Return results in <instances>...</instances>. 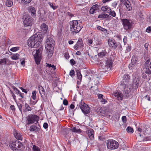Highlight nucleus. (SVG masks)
Segmentation results:
<instances>
[{
  "instance_id": "f257e3e1",
  "label": "nucleus",
  "mask_w": 151,
  "mask_h": 151,
  "mask_svg": "<svg viewBox=\"0 0 151 151\" xmlns=\"http://www.w3.org/2000/svg\"><path fill=\"white\" fill-rule=\"evenodd\" d=\"M42 39L41 35L36 33L31 37L28 40V45L32 47L37 48L40 46Z\"/></svg>"
},
{
  "instance_id": "f03ea898",
  "label": "nucleus",
  "mask_w": 151,
  "mask_h": 151,
  "mask_svg": "<svg viewBox=\"0 0 151 151\" xmlns=\"http://www.w3.org/2000/svg\"><path fill=\"white\" fill-rule=\"evenodd\" d=\"M70 31L72 33H78L82 28L77 20H73L70 22Z\"/></svg>"
},
{
  "instance_id": "7ed1b4c3",
  "label": "nucleus",
  "mask_w": 151,
  "mask_h": 151,
  "mask_svg": "<svg viewBox=\"0 0 151 151\" xmlns=\"http://www.w3.org/2000/svg\"><path fill=\"white\" fill-rule=\"evenodd\" d=\"M123 28L127 31L130 30L133 27V23L131 19H121Z\"/></svg>"
},
{
  "instance_id": "20e7f679",
  "label": "nucleus",
  "mask_w": 151,
  "mask_h": 151,
  "mask_svg": "<svg viewBox=\"0 0 151 151\" xmlns=\"http://www.w3.org/2000/svg\"><path fill=\"white\" fill-rule=\"evenodd\" d=\"M107 147L110 150H114L117 149L119 146L117 142L114 140H108L106 142Z\"/></svg>"
},
{
  "instance_id": "39448f33",
  "label": "nucleus",
  "mask_w": 151,
  "mask_h": 151,
  "mask_svg": "<svg viewBox=\"0 0 151 151\" xmlns=\"http://www.w3.org/2000/svg\"><path fill=\"white\" fill-rule=\"evenodd\" d=\"M79 106L83 113L85 115L90 113L91 111L90 108L84 102L81 101L79 104Z\"/></svg>"
},
{
  "instance_id": "423d86ee",
  "label": "nucleus",
  "mask_w": 151,
  "mask_h": 151,
  "mask_svg": "<svg viewBox=\"0 0 151 151\" xmlns=\"http://www.w3.org/2000/svg\"><path fill=\"white\" fill-rule=\"evenodd\" d=\"M32 55L34 56L35 59L36 64L38 65L40 64L41 58V52L38 49L32 52Z\"/></svg>"
},
{
  "instance_id": "0eeeda50",
  "label": "nucleus",
  "mask_w": 151,
  "mask_h": 151,
  "mask_svg": "<svg viewBox=\"0 0 151 151\" xmlns=\"http://www.w3.org/2000/svg\"><path fill=\"white\" fill-rule=\"evenodd\" d=\"M39 119V117L36 115L30 114L27 117L28 124L37 123Z\"/></svg>"
},
{
  "instance_id": "6e6552de",
  "label": "nucleus",
  "mask_w": 151,
  "mask_h": 151,
  "mask_svg": "<svg viewBox=\"0 0 151 151\" xmlns=\"http://www.w3.org/2000/svg\"><path fill=\"white\" fill-rule=\"evenodd\" d=\"M55 42L53 40L51 37L48 38L46 41L45 45V49L52 48L53 49L54 47Z\"/></svg>"
},
{
  "instance_id": "1a4fd4ad",
  "label": "nucleus",
  "mask_w": 151,
  "mask_h": 151,
  "mask_svg": "<svg viewBox=\"0 0 151 151\" xmlns=\"http://www.w3.org/2000/svg\"><path fill=\"white\" fill-rule=\"evenodd\" d=\"M95 109L96 110L97 113L102 116H104L107 112L106 108L104 107L98 106L96 107Z\"/></svg>"
},
{
  "instance_id": "9d476101",
  "label": "nucleus",
  "mask_w": 151,
  "mask_h": 151,
  "mask_svg": "<svg viewBox=\"0 0 151 151\" xmlns=\"http://www.w3.org/2000/svg\"><path fill=\"white\" fill-rule=\"evenodd\" d=\"M23 23L25 26H30L32 24V20L30 16H26L24 20Z\"/></svg>"
},
{
  "instance_id": "9b49d317",
  "label": "nucleus",
  "mask_w": 151,
  "mask_h": 151,
  "mask_svg": "<svg viewBox=\"0 0 151 151\" xmlns=\"http://www.w3.org/2000/svg\"><path fill=\"white\" fill-rule=\"evenodd\" d=\"M149 62V61L147 60L145 63V66H147V67L145 69V73L150 75L151 74V61L148 65Z\"/></svg>"
},
{
  "instance_id": "f8f14e48",
  "label": "nucleus",
  "mask_w": 151,
  "mask_h": 151,
  "mask_svg": "<svg viewBox=\"0 0 151 151\" xmlns=\"http://www.w3.org/2000/svg\"><path fill=\"white\" fill-rule=\"evenodd\" d=\"M130 76L127 74H126L124 75V78L123 80L121 82V85L122 86H124L125 85L126 86L128 84L129 81L130 79Z\"/></svg>"
},
{
  "instance_id": "ddd939ff",
  "label": "nucleus",
  "mask_w": 151,
  "mask_h": 151,
  "mask_svg": "<svg viewBox=\"0 0 151 151\" xmlns=\"http://www.w3.org/2000/svg\"><path fill=\"white\" fill-rule=\"evenodd\" d=\"M120 1L122 4H123L126 7L128 11H129L132 10V7L129 1L128 0H121Z\"/></svg>"
},
{
  "instance_id": "4468645a",
  "label": "nucleus",
  "mask_w": 151,
  "mask_h": 151,
  "mask_svg": "<svg viewBox=\"0 0 151 151\" xmlns=\"http://www.w3.org/2000/svg\"><path fill=\"white\" fill-rule=\"evenodd\" d=\"M112 65L111 60L110 59H107L106 60L105 68L104 69L107 70H110Z\"/></svg>"
},
{
  "instance_id": "2eb2a0df",
  "label": "nucleus",
  "mask_w": 151,
  "mask_h": 151,
  "mask_svg": "<svg viewBox=\"0 0 151 151\" xmlns=\"http://www.w3.org/2000/svg\"><path fill=\"white\" fill-rule=\"evenodd\" d=\"M14 136L17 139L20 140H22V135L19 132L15 130H14Z\"/></svg>"
},
{
  "instance_id": "dca6fc26",
  "label": "nucleus",
  "mask_w": 151,
  "mask_h": 151,
  "mask_svg": "<svg viewBox=\"0 0 151 151\" xmlns=\"http://www.w3.org/2000/svg\"><path fill=\"white\" fill-rule=\"evenodd\" d=\"M108 43L109 46L114 49L116 47L117 45L114 40H109Z\"/></svg>"
},
{
  "instance_id": "f3484780",
  "label": "nucleus",
  "mask_w": 151,
  "mask_h": 151,
  "mask_svg": "<svg viewBox=\"0 0 151 151\" xmlns=\"http://www.w3.org/2000/svg\"><path fill=\"white\" fill-rule=\"evenodd\" d=\"M40 31L44 33H45L47 32V26L45 23H43L40 26Z\"/></svg>"
},
{
  "instance_id": "a211bd4d",
  "label": "nucleus",
  "mask_w": 151,
  "mask_h": 151,
  "mask_svg": "<svg viewBox=\"0 0 151 151\" xmlns=\"http://www.w3.org/2000/svg\"><path fill=\"white\" fill-rule=\"evenodd\" d=\"M16 142H17V143L18 144V145L17 147V151H22L24 147L23 144L22 142L18 140H17Z\"/></svg>"
},
{
  "instance_id": "6ab92c4d",
  "label": "nucleus",
  "mask_w": 151,
  "mask_h": 151,
  "mask_svg": "<svg viewBox=\"0 0 151 151\" xmlns=\"http://www.w3.org/2000/svg\"><path fill=\"white\" fill-rule=\"evenodd\" d=\"M140 83L139 78H135L133 79V86L135 87V88H137L139 83Z\"/></svg>"
},
{
  "instance_id": "aec40b11",
  "label": "nucleus",
  "mask_w": 151,
  "mask_h": 151,
  "mask_svg": "<svg viewBox=\"0 0 151 151\" xmlns=\"http://www.w3.org/2000/svg\"><path fill=\"white\" fill-rule=\"evenodd\" d=\"M93 133L94 131L92 129H90L88 131V135L91 140L94 139Z\"/></svg>"
},
{
  "instance_id": "412c9836",
  "label": "nucleus",
  "mask_w": 151,
  "mask_h": 151,
  "mask_svg": "<svg viewBox=\"0 0 151 151\" xmlns=\"http://www.w3.org/2000/svg\"><path fill=\"white\" fill-rule=\"evenodd\" d=\"M123 86L124 87V92H125V94H127L129 92H130V88L128 86V84L127 86H126L125 85H124V86Z\"/></svg>"
},
{
  "instance_id": "4be33fe9",
  "label": "nucleus",
  "mask_w": 151,
  "mask_h": 151,
  "mask_svg": "<svg viewBox=\"0 0 151 151\" xmlns=\"http://www.w3.org/2000/svg\"><path fill=\"white\" fill-rule=\"evenodd\" d=\"M114 95L115 96L117 97L118 100H122V94L121 93H120L119 92H114Z\"/></svg>"
},
{
  "instance_id": "5701e85b",
  "label": "nucleus",
  "mask_w": 151,
  "mask_h": 151,
  "mask_svg": "<svg viewBox=\"0 0 151 151\" xmlns=\"http://www.w3.org/2000/svg\"><path fill=\"white\" fill-rule=\"evenodd\" d=\"M70 130L74 132L80 133L82 132L81 130L78 127H74L70 129Z\"/></svg>"
},
{
  "instance_id": "b1692460",
  "label": "nucleus",
  "mask_w": 151,
  "mask_h": 151,
  "mask_svg": "<svg viewBox=\"0 0 151 151\" xmlns=\"http://www.w3.org/2000/svg\"><path fill=\"white\" fill-rule=\"evenodd\" d=\"M17 142L16 141L15 142H12V144L10 145V147L14 151H17V150L16 146Z\"/></svg>"
},
{
  "instance_id": "393cba45",
  "label": "nucleus",
  "mask_w": 151,
  "mask_h": 151,
  "mask_svg": "<svg viewBox=\"0 0 151 151\" xmlns=\"http://www.w3.org/2000/svg\"><path fill=\"white\" fill-rule=\"evenodd\" d=\"M47 52V55L48 57H51L52 55L53 54V49H52V48L49 49H46Z\"/></svg>"
},
{
  "instance_id": "a878e982",
  "label": "nucleus",
  "mask_w": 151,
  "mask_h": 151,
  "mask_svg": "<svg viewBox=\"0 0 151 151\" xmlns=\"http://www.w3.org/2000/svg\"><path fill=\"white\" fill-rule=\"evenodd\" d=\"M29 10L32 15H35L36 14V10L35 8L32 6H30L29 7Z\"/></svg>"
},
{
  "instance_id": "bb28decb",
  "label": "nucleus",
  "mask_w": 151,
  "mask_h": 151,
  "mask_svg": "<svg viewBox=\"0 0 151 151\" xmlns=\"http://www.w3.org/2000/svg\"><path fill=\"white\" fill-rule=\"evenodd\" d=\"M76 44L78 45L79 47H82L83 45L82 39L81 38L79 39Z\"/></svg>"
},
{
  "instance_id": "cd10ccee",
  "label": "nucleus",
  "mask_w": 151,
  "mask_h": 151,
  "mask_svg": "<svg viewBox=\"0 0 151 151\" xmlns=\"http://www.w3.org/2000/svg\"><path fill=\"white\" fill-rule=\"evenodd\" d=\"M133 61L134 62V60H132L131 63L129 65V68L131 69H132V68H134V67L137 65V61L135 60L134 63L133 62Z\"/></svg>"
},
{
  "instance_id": "c85d7f7f",
  "label": "nucleus",
  "mask_w": 151,
  "mask_h": 151,
  "mask_svg": "<svg viewBox=\"0 0 151 151\" xmlns=\"http://www.w3.org/2000/svg\"><path fill=\"white\" fill-rule=\"evenodd\" d=\"M41 95V97L43 100H46L47 99V95L46 93L44 91L43 92L40 93Z\"/></svg>"
},
{
  "instance_id": "c756f323",
  "label": "nucleus",
  "mask_w": 151,
  "mask_h": 151,
  "mask_svg": "<svg viewBox=\"0 0 151 151\" xmlns=\"http://www.w3.org/2000/svg\"><path fill=\"white\" fill-rule=\"evenodd\" d=\"M32 0H18L21 3L23 4H27L29 3Z\"/></svg>"
},
{
  "instance_id": "7c9ffc66",
  "label": "nucleus",
  "mask_w": 151,
  "mask_h": 151,
  "mask_svg": "<svg viewBox=\"0 0 151 151\" xmlns=\"http://www.w3.org/2000/svg\"><path fill=\"white\" fill-rule=\"evenodd\" d=\"M13 2L11 0H6V5L8 7H11L13 5Z\"/></svg>"
},
{
  "instance_id": "2f4dec72",
  "label": "nucleus",
  "mask_w": 151,
  "mask_h": 151,
  "mask_svg": "<svg viewBox=\"0 0 151 151\" xmlns=\"http://www.w3.org/2000/svg\"><path fill=\"white\" fill-rule=\"evenodd\" d=\"M94 45L96 46L98 45H101V43L100 41L99 40L96 39V40L94 38Z\"/></svg>"
},
{
  "instance_id": "473e14b6",
  "label": "nucleus",
  "mask_w": 151,
  "mask_h": 151,
  "mask_svg": "<svg viewBox=\"0 0 151 151\" xmlns=\"http://www.w3.org/2000/svg\"><path fill=\"white\" fill-rule=\"evenodd\" d=\"M19 55L18 54H15L12 56L11 58L13 60H17L19 59Z\"/></svg>"
},
{
  "instance_id": "72a5a7b5",
  "label": "nucleus",
  "mask_w": 151,
  "mask_h": 151,
  "mask_svg": "<svg viewBox=\"0 0 151 151\" xmlns=\"http://www.w3.org/2000/svg\"><path fill=\"white\" fill-rule=\"evenodd\" d=\"M46 67H48L50 68H51V70H52L53 71L55 70L56 69L55 66L54 65H52L51 64H46Z\"/></svg>"
},
{
  "instance_id": "f704fd0d",
  "label": "nucleus",
  "mask_w": 151,
  "mask_h": 151,
  "mask_svg": "<svg viewBox=\"0 0 151 151\" xmlns=\"http://www.w3.org/2000/svg\"><path fill=\"white\" fill-rule=\"evenodd\" d=\"M101 10L102 11H109L111 10V9L110 8L108 7L107 6H103L101 8Z\"/></svg>"
},
{
  "instance_id": "c9c22d12",
  "label": "nucleus",
  "mask_w": 151,
  "mask_h": 151,
  "mask_svg": "<svg viewBox=\"0 0 151 151\" xmlns=\"http://www.w3.org/2000/svg\"><path fill=\"white\" fill-rule=\"evenodd\" d=\"M38 127L35 126H32L30 127V130L31 131H36L37 130Z\"/></svg>"
},
{
  "instance_id": "e433bc0d",
  "label": "nucleus",
  "mask_w": 151,
  "mask_h": 151,
  "mask_svg": "<svg viewBox=\"0 0 151 151\" xmlns=\"http://www.w3.org/2000/svg\"><path fill=\"white\" fill-rule=\"evenodd\" d=\"M19 49V47H14L11 48L10 49V50L13 52H15L18 50Z\"/></svg>"
},
{
  "instance_id": "4c0bfd02",
  "label": "nucleus",
  "mask_w": 151,
  "mask_h": 151,
  "mask_svg": "<svg viewBox=\"0 0 151 151\" xmlns=\"http://www.w3.org/2000/svg\"><path fill=\"white\" fill-rule=\"evenodd\" d=\"M107 12L108 13H109V14L113 17H114L116 16V14L114 11H112L111 9V10L107 11Z\"/></svg>"
},
{
  "instance_id": "58836bf2",
  "label": "nucleus",
  "mask_w": 151,
  "mask_h": 151,
  "mask_svg": "<svg viewBox=\"0 0 151 151\" xmlns=\"http://www.w3.org/2000/svg\"><path fill=\"white\" fill-rule=\"evenodd\" d=\"M38 89L40 93H41L45 91V90L44 88L42 87V86L41 85H39L38 86Z\"/></svg>"
},
{
  "instance_id": "ea45409f",
  "label": "nucleus",
  "mask_w": 151,
  "mask_h": 151,
  "mask_svg": "<svg viewBox=\"0 0 151 151\" xmlns=\"http://www.w3.org/2000/svg\"><path fill=\"white\" fill-rule=\"evenodd\" d=\"M77 76L79 80L80 81L81 80L82 75L81 74L80 71H78L77 73Z\"/></svg>"
},
{
  "instance_id": "a19ab883",
  "label": "nucleus",
  "mask_w": 151,
  "mask_h": 151,
  "mask_svg": "<svg viewBox=\"0 0 151 151\" xmlns=\"http://www.w3.org/2000/svg\"><path fill=\"white\" fill-rule=\"evenodd\" d=\"M24 106L28 111H31L32 109L26 103L25 104Z\"/></svg>"
},
{
  "instance_id": "79ce46f5",
  "label": "nucleus",
  "mask_w": 151,
  "mask_h": 151,
  "mask_svg": "<svg viewBox=\"0 0 151 151\" xmlns=\"http://www.w3.org/2000/svg\"><path fill=\"white\" fill-rule=\"evenodd\" d=\"M33 151H40V149L37 146L34 145L32 147Z\"/></svg>"
},
{
  "instance_id": "37998d69",
  "label": "nucleus",
  "mask_w": 151,
  "mask_h": 151,
  "mask_svg": "<svg viewBox=\"0 0 151 151\" xmlns=\"http://www.w3.org/2000/svg\"><path fill=\"white\" fill-rule=\"evenodd\" d=\"M48 4L50 6V7L52 8L53 9H55L58 7L57 6L54 5L52 3L49 2L48 3Z\"/></svg>"
},
{
  "instance_id": "c03bdc74",
  "label": "nucleus",
  "mask_w": 151,
  "mask_h": 151,
  "mask_svg": "<svg viewBox=\"0 0 151 151\" xmlns=\"http://www.w3.org/2000/svg\"><path fill=\"white\" fill-rule=\"evenodd\" d=\"M127 130L128 132H130L131 133H133V129L130 127H128L127 128Z\"/></svg>"
},
{
  "instance_id": "a18cd8bd",
  "label": "nucleus",
  "mask_w": 151,
  "mask_h": 151,
  "mask_svg": "<svg viewBox=\"0 0 151 151\" xmlns=\"http://www.w3.org/2000/svg\"><path fill=\"white\" fill-rule=\"evenodd\" d=\"M6 58H3L0 60V64L4 65L6 63Z\"/></svg>"
},
{
  "instance_id": "49530a36",
  "label": "nucleus",
  "mask_w": 151,
  "mask_h": 151,
  "mask_svg": "<svg viewBox=\"0 0 151 151\" xmlns=\"http://www.w3.org/2000/svg\"><path fill=\"white\" fill-rule=\"evenodd\" d=\"M106 54V52H102L99 53L98 56L101 57H103L105 56Z\"/></svg>"
},
{
  "instance_id": "de8ad7c7",
  "label": "nucleus",
  "mask_w": 151,
  "mask_h": 151,
  "mask_svg": "<svg viewBox=\"0 0 151 151\" xmlns=\"http://www.w3.org/2000/svg\"><path fill=\"white\" fill-rule=\"evenodd\" d=\"M36 91H34L32 92V98L33 100H35L36 99Z\"/></svg>"
},
{
  "instance_id": "09e8293b",
  "label": "nucleus",
  "mask_w": 151,
  "mask_h": 151,
  "mask_svg": "<svg viewBox=\"0 0 151 151\" xmlns=\"http://www.w3.org/2000/svg\"><path fill=\"white\" fill-rule=\"evenodd\" d=\"M97 29L98 30H100L102 32L105 31H106V30L104 28H103L100 26H98L97 27Z\"/></svg>"
},
{
  "instance_id": "8fccbe9b",
  "label": "nucleus",
  "mask_w": 151,
  "mask_h": 151,
  "mask_svg": "<svg viewBox=\"0 0 151 151\" xmlns=\"http://www.w3.org/2000/svg\"><path fill=\"white\" fill-rule=\"evenodd\" d=\"M98 5L97 4H96L93 5L91 8L92 9H94L95 11L97 10L98 8Z\"/></svg>"
},
{
  "instance_id": "3c124183",
  "label": "nucleus",
  "mask_w": 151,
  "mask_h": 151,
  "mask_svg": "<svg viewBox=\"0 0 151 151\" xmlns=\"http://www.w3.org/2000/svg\"><path fill=\"white\" fill-rule=\"evenodd\" d=\"M75 73L74 71L73 70H71L70 72L69 75H70L73 77L74 75H75Z\"/></svg>"
},
{
  "instance_id": "603ef678",
  "label": "nucleus",
  "mask_w": 151,
  "mask_h": 151,
  "mask_svg": "<svg viewBox=\"0 0 151 151\" xmlns=\"http://www.w3.org/2000/svg\"><path fill=\"white\" fill-rule=\"evenodd\" d=\"M13 89L14 91H16V93L17 94L19 93H20V91L16 88L14 87L13 88Z\"/></svg>"
},
{
  "instance_id": "864d4df0",
  "label": "nucleus",
  "mask_w": 151,
  "mask_h": 151,
  "mask_svg": "<svg viewBox=\"0 0 151 151\" xmlns=\"http://www.w3.org/2000/svg\"><path fill=\"white\" fill-rule=\"evenodd\" d=\"M146 31L148 33L151 32V27H148L146 30Z\"/></svg>"
},
{
  "instance_id": "5fc2aeb1",
  "label": "nucleus",
  "mask_w": 151,
  "mask_h": 151,
  "mask_svg": "<svg viewBox=\"0 0 151 151\" xmlns=\"http://www.w3.org/2000/svg\"><path fill=\"white\" fill-rule=\"evenodd\" d=\"M68 101L66 99H64L63 102V104L65 105H67L68 104Z\"/></svg>"
},
{
  "instance_id": "6e6d98bb",
  "label": "nucleus",
  "mask_w": 151,
  "mask_h": 151,
  "mask_svg": "<svg viewBox=\"0 0 151 151\" xmlns=\"http://www.w3.org/2000/svg\"><path fill=\"white\" fill-rule=\"evenodd\" d=\"M127 37L124 36L123 38V42L124 44L127 43Z\"/></svg>"
},
{
  "instance_id": "4d7b16f0",
  "label": "nucleus",
  "mask_w": 151,
  "mask_h": 151,
  "mask_svg": "<svg viewBox=\"0 0 151 151\" xmlns=\"http://www.w3.org/2000/svg\"><path fill=\"white\" fill-rule=\"evenodd\" d=\"M99 101H100V102L102 103L103 104H104L106 102V101L105 99L103 98L101 99Z\"/></svg>"
},
{
  "instance_id": "13d9d810",
  "label": "nucleus",
  "mask_w": 151,
  "mask_h": 151,
  "mask_svg": "<svg viewBox=\"0 0 151 151\" xmlns=\"http://www.w3.org/2000/svg\"><path fill=\"white\" fill-rule=\"evenodd\" d=\"M95 11V10H94V9L91 8L89 10V12L91 14H93L94 13Z\"/></svg>"
},
{
  "instance_id": "bf43d9fd",
  "label": "nucleus",
  "mask_w": 151,
  "mask_h": 151,
  "mask_svg": "<svg viewBox=\"0 0 151 151\" xmlns=\"http://www.w3.org/2000/svg\"><path fill=\"white\" fill-rule=\"evenodd\" d=\"M93 42V40L91 39H89L88 40V44L90 45L91 44H92Z\"/></svg>"
},
{
  "instance_id": "052dcab7",
  "label": "nucleus",
  "mask_w": 151,
  "mask_h": 151,
  "mask_svg": "<svg viewBox=\"0 0 151 151\" xmlns=\"http://www.w3.org/2000/svg\"><path fill=\"white\" fill-rule=\"evenodd\" d=\"M70 62L72 65H74L75 64V62L73 59H71L70 60Z\"/></svg>"
},
{
  "instance_id": "680f3d73",
  "label": "nucleus",
  "mask_w": 151,
  "mask_h": 151,
  "mask_svg": "<svg viewBox=\"0 0 151 151\" xmlns=\"http://www.w3.org/2000/svg\"><path fill=\"white\" fill-rule=\"evenodd\" d=\"M48 124L46 123H45L43 124V127L45 129H47L48 128Z\"/></svg>"
},
{
  "instance_id": "e2e57ef3",
  "label": "nucleus",
  "mask_w": 151,
  "mask_h": 151,
  "mask_svg": "<svg viewBox=\"0 0 151 151\" xmlns=\"http://www.w3.org/2000/svg\"><path fill=\"white\" fill-rule=\"evenodd\" d=\"M58 109L60 111L64 109V108L62 104L59 106Z\"/></svg>"
},
{
  "instance_id": "0e129e2a",
  "label": "nucleus",
  "mask_w": 151,
  "mask_h": 151,
  "mask_svg": "<svg viewBox=\"0 0 151 151\" xmlns=\"http://www.w3.org/2000/svg\"><path fill=\"white\" fill-rule=\"evenodd\" d=\"M131 49V47L130 46H128L127 47L126 50L127 52L129 51Z\"/></svg>"
},
{
  "instance_id": "69168bd1",
  "label": "nucleus",
  "mask_w": 151,
  "mask_h": 151,
  "mask_svg": "<svg viewBox=\"0 0 151 151\" xmlns=\"http://www.w3.org/2000/svg\"><path fill=\"white\" fill-rule=\"evenodd\" d=\"M122 121L124 122H126V116H123L122 117Z\"/></svg>"
},
{
  "instance_id": "338daca9",
  "label": "nucleus",
  "mask_w": 151,
  "mask_h": 151,
  "mask_svg": "<svg viewBox=\"0 0 151 151\" xmlns=\"http://www.w3.org/2000/svg\"><path fill=\"white\" fill-rule=\"evenodd\" d=\"M20 88L22 90L23 92H24L26 93H27V91L25 89H24L22 87Z\"/></svg>"
},
{
  "instance_id": "774afa93",
  "label": "nucleus",
  "mask_w": 151,
  "mask_h": 151,
  "mask_svg": "<svg viewBox=\"0 0 151 151\" xmlns=\"http://www.w3.org/2000/svg\"><path fill=\"white\" fill-rule=\"evenodd\" d=\"M21 64L23 66H24V65H25V60L24 59H23L22 61L21 62Z\"/></svg>"
}]
</instances>
